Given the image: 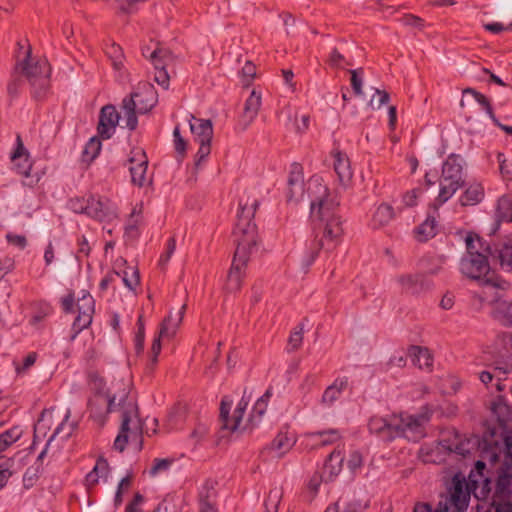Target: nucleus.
<instances>
[{"instance_id":"f257e3e1","label":"nucleus","mask_w":512,"mask_h":512,"mask_svg":"<svg viewBox=\"0 0 512 512\" xmlns=\"http://www.w3.org/2000/svg\"><path fill=\"white\" fill-rule=\"evenodd\" d=\"M307 193L311 218L321 230L319 246L331 252L341 243L344 235V222L339 214L337 196L330 192L319 175L308 180Z\"/></svg>"},{"instance_id":"f03ea898","label":"nucleus","mask_w":512,"mask_h":512,"mask_svg":"<svg viewBox=\"0 0 512 512\" xmlns=\"http://www.w3.org/2000/svg\"><path fill=\"white\" fill-rule=\"evenodd\" d=\"M116 387L109 389L107 397L108 410L113 411L116 407L122 408L120 431L114 441V448L120 452L130 444L136 449H141L143 424L138 415L136 403L128 399L129 385L117 383Z\"/></svg>"},{"instance_id":"7ed1b4c3","label":"nucleus","mask_w":512,"mask_h":512,"mask_svg":"<svg viewBox=\"0 0 512 512\" xmlns=\"http://www.w3.org/2000/svg\"><path fill=\"white\" fill-rule=\"evenodd\" d=\"M259 202L255 198H247L239 203L238 221L234 229L237 244L235 254L249 257L257 245L256 226L252 222Z\"/></svg>"},{"instance_id":"20e7f679","label":"nucleus","mask_w":512,"mask_h":512,"mask_svg":"<svg viewBox=\"0 0 512 512\" xmlns=\"http://www.w3.org/2000/svg\"><path fill=\"white\" fill-rule=\"evenodd\" d=\"M157 103V92L151 84H143L129 97H125L121 109L126 127L135 130L138 125L137 114L148 113Z\"/></svg>"},{"instance_id":"39448f33","label":"nucleus","mask_w":512,"mask_h":512,"mask_svg":"<svg viewBox=\"0 0 512 512\" xmlns=\"http://www.w3.org/2000/svg\"><path fill=\"white\" fill-rule=\"evenodd\" d=\"M69 207L75 213H84L101 222H111L118 217L116 205L105 197H76L69 201Z\"/></svg>"},{"instance_id":"423d86ee","label":"nucleus","mask_w":512,"mask_h":512,"mask_svg":"<svg viewBox=\"0 0 512 512\" xmlns=\"http://www.w3.org/2000/svg\"><path fill=\"white\" fill-rule=\"evenodd\" d=\"M15 71L27 78L36 94L47 87L51 72L48 61L45 58L32 56L30 48L26 50L24 58L17 62Z\"/></svg>"},{"instance_id":"0eeeda50","label":"nucleus","mask_w":512,"mask_h":512,"mask_svg":"<svg viewBox=\"0 0 512 512\" xmlns=\"http://www.w3.org/2000/svg\"><path fill=\"white\" fill-rule=\"evenodd\" d=\"M464 184L462 160L456 155H450L442 166L439 179L440 190L437 197L439 204L448 201Z\"/></svg>"},{"instance_id":"6e6552de","label":"nucleus","mask_w":512,"mask_h":512,"mask_svg":"<svg viewBox=\"0 0 512 512\" xmlns=\"http://www.w3.org/2000/svg\"><path fill=\"white\" fill-rule=\"evenodd\" d=\"M185 311L186 305H182L177 312H170L169 315L161 322L159 333L153 340L151 346V355L148 366L151 371L154 370L158 362V356L161 352V339L171 340L175 337L182 324Z\"/></svg>"},{"instance_id":"1a4fd4ad","label":"nucleus","mask_w":512,"mask_h":512,"mask_svg":"<svg viewBox=\"0 0 512 512\" xmlns=\"http://www.w3.org/2000/svg\"><path fill=\"white\" fill-rule=\"evenodd\" d=\"M461 272L473 279L484 284L499 286L494 274L490 271L487 259L481 253H476V256L467 257L461 261Z\"/></svg>"},{"instance_id":"9d476101","label":"nucleus","mask_w":512,"mask_h":512,"mask_svg":"<svg viewBox=\"0 0 512 512\" xmlns=\"http://www.w3.org/2000/svg\"><path fill=\"white\" fill-rule=\"evenodd\" d=\"M128 169L131 175V182L134 185L143 187L151 183V178L147 174L148 157L142 148L136 147L130 151Z\"/></svg>"},{"instance_id":"9b49d317","label":"nucleus","mask_w":512,"mask_h":512,"mask_svg":"<svg viewBox=\"0 0 512 512\" xmlns=\"http://www.w3.org/2000/svg\"><path fill=\"white\" fill-rule=\"evenodd\" d=\"M231 405L232 402L227 398L221 401L220 417L223 428L231 432L246 429L247 426H242L241 423L248 406V400L242 397L232 413H230Z\"/></svg>"},{"instance_id":"f8f14e48","label":"nucleus","mask_w":512,"mask_h":512,"mask_svg":"<svg viewBox=\"0 0 512 512\" xmlns=\"http://www.w3.org/2000/svg\"><path fill=\"white\" fill-rule=\"evenodd\" d=\"M400 419L397 436H404L410 441H418L424 436V424L429 420L428 414L398 416Z\"/></svg>"},{"instance_id":"ddd939ff","label":"nucleus","mask_w":512,"mask_h":512,"mask_svg":"<svg viewBox=\"0 0 512 512\" xmlns=\"http://www.w3.org/2000/svg\"><path fill=\"white\" fill-rule=\"evenodd\" d=\"M248 261L249 257L234 254L224 285L227 293H235L241 289Z\"/></svg>"},{"instance_id":"4468645a","label":"nucleus","mask_w":512,"mask_h":512,"mask_svg":"<svg viewBox=\"0 0 512 512\" xmlns=\"http://www.w3.org/2000/svg\"><path fill=\"white\" fill-rule=\"evenodd\" d=\"M400 419L397 415L389 418L381 416H373L368 424L371 433H374L384 440H392L397 437V429L399 428Z\"/></svg>"},{"instance_id":"2eb2a0df","label":"nucleus","mask_w":512,"mask_h":512,"mask_svg":"<svg viewBox=\"0 0 512 512\" xmlns=\"http://www.w3.org/2000/svg\"><path fill=\"white\" fill-rule=\"evenodd\" d=\"M94 305V299L89 293H84L82 297L78 298L76 304L78 315L73 323V328L76 333L87 328L91 324L94 314Z\"/></svg>"},{"instance_id":"dca6fc26","label":"nucleus","mask_w":512,"mask_h":512,"mask_svg":"<svg viewBox=\"0 0 512 512\" xmlns=\"http://www.w3.org/2000/svg\"><path fill=\"white\" fill-rule=\"evenodd\" d=\"M452 484L450 491V504L457 512H464L466 511L470 500L468 484L458 475L454 476Z\"/></svg>"},{"instance_id":"f3484780","label":"nucleus","mask_w":512,"mask_h":512,"mask_svg":"<svg viewBox=\"0 0 512 512\" xmlns=\"http://www.w3.org/2000/svg\"><path fill=\"white\" fill-rule=\"evenodd\" d=\"M120 115L113 105L104 106L99 115L98 133L103 139H109L119 123Z\"/></svg>"},{"instance_id":"a211bd4d","label":"nucleus","mask_w":512,"mask_h":512,"mask_svg":"<svg viewBox=\"0 0 512 512\" xmlns=\"http://www.w3.org/2000/svg\"><path fill=\"white\" fill-rule=\"evenodd\" d=\"M11 161L20 175L24 177L30 176L32 161L30 160L28 150L25 148L20 135L16 137V147L11 154Z\"/></svg>"},{"instance_id":"6ab92c4d","label":"nucleus","mask_w":512,"mask_h":512,"mask_svg":"<svg viewBox=\"0 0 512 512\" xmlns=\"http://www.w3.org/2000/svg\"><path fill=\"white\" fill-rule=\"evenodd\" d=\"M261 104V93L253 89L245 102L243 114L239 122L243 130H246L255 120L261 108Z\"/></svg>"},{"instance_id":"aec40b11","label":"nucleus","mask_w":512,"mask_h":512,"mask_svg":"<svg viewBox=\"0 0 512 512\" xmlns=\"http://www.w3.org/2000/svg\"><path fill=\"white\" fill-rule=\"evenodd\" d=\"M296 443V436L289 430L280 431L269 446L273 457L281 458L289 452Z\"/></svg>"},{"instance_id":"412c9836","label":"nucleus","mask_w":512,"mask_h":512,"mask_svg":"<svg viewBox=\"0 0 512 512\" xmlns=\"http://www.w3.org/2000/svg\"><path fill=\"white\" fill-rule=\"evenodd\" d=\"M307 183H303L302 171L299 166H295L288 179V199L298 202L302 200L307 193Z\"/></svg>"},{"instance_id":"4be33fe9","label":"nucleus","mask_w":512,"mask_h":512,"mask_svg":"<svg viewBox=\"0 0 512 512\" xmlns=\"http://www.w3.org/2000/svg\"><path fill=\"white\" fill-rule=\"evenodd\" d=\"M395 218V210L388 203L379 204L372 213L370 227L374 230L381 229L389 225Z\"/></svg>"},{"instance_id":"5701e85b","label":"nucleus","mask_w":512,"mask_h":512,"mask_svg":"<svg viewBox=\"0 0 512 512\" xmlns=\"http://www.w3.org/2000/svg\"><path fill=\"white\" fill-rule=\"evenodd\" d=\"M512 497V475L503 474L498 477L494 496L495 509L498 505L511 502Z\"/></svg>"},{"instance_id":"b1692460","label":"nucleus","mask_w":512,"mask_h":512,"mask_svg":"<svg viewBox=\"0 0 512 512\" xmlns=\"http://www.w3.org/2000/svg\"><path fill=\"white\" fill-rule=\"evenodd\" d=\"M190 130L197 142H211L213 137L212 122L207 119H200L191 116Z\"/></svg>"},{"instance_id":"393cba45","label":"nucleus","mask_w":512,"mask_h":512,"mask_svg":"<svg viewBox=\"0 0 512 512\" xmlns=\"http://www.w3.org/2000/svg\"><path fill=\"white\" fill-rule=\"evenodd\" d=\"M348 386V379L346 377H339L329 385L321 398V404L327 407H331L341 396L344 390Z\"/></svg>"},{"instance_id":"a878e982","label":"nucleus","mask_w":512,"mask_h":512,"mask_svg":"<svg viewBox=\"0 0 512 512\" xmlns=\"http://www.w3.org/2000/svg\"><path fill=\"white\" fill-rule=\"evenodd\" d=\"M344 455L340 450H334L323 466L324 481H332L342 470Z\"/></svg>"},{"instance_id":"bb28decb","label":"nucleus","mask_w":512,"mask_h":512,"mask_svg":"<svg viewBox=\"0 0 512 512\" xmlns=\"http://www.w3.org/2000/svg\"><path fill=\"white\" fill-rule=\"evenodd\" d=\"M334 170L341 184L347 185L351 181L353 172L349 159L345 154L341 152L334 154Z\"/></svg>"},{"instance_id":"cd10ccee","label":"nucleus","mask_w":512,"mask_h":512,"mask_svg":"<svg viewBox=\"0 0 512 512\" xmlns=\"http://www.w3.org/2000/svg\"><path fill=\"white\" fill-rule=\"evenodd\" d=\"M412 362L420 369L430 370L433 366V356L427 348L412 346L409 349Z\"/></svg>"},{"instance_id":"c85d7f7f","label":"nucleus","mask_w":512,"mask_h":512,"mask_svg":"<svg viewBox=\"0 0 512 512\" xmlns=\"http://www.w3.org/2000/svg\"><path fill=\"white\" fill-rule=\"evenodd\" d=\"M307 440L313 447L332 444L340 439V433L336 429L327 431L312 432L306 435Z\"/></svg>"},{"instance_id":"c756f323","label":"nucleus","mask_w":512,"mask_h":512,"mask_svg":"<svg viewBox=\"0 0 512 512\" xmlns=\"http://www.w3.org/2000/svg\"><path fill=\"white\" fill-rule=\"evenodd\" d=\"M23 435V430L18 427H12L11 429L0 434V460L11 459L10 457L3 455L9 447L17 442Z\"/></svg>"},{"instance_id":"7c9ffc66","label":"nucleus","mask_w":512,"mask_h":512,"mask_svg":"<svg viewBox=\"0 0 512 512\" xmlns=\"http://www.w3.org/2000/svg\"><path fill=\"white\" fill-rule=\"evenodd\" d=\"M437 221L434 216H428L424 222H422L415 229V238L419 242H426L436 235Z\"/></svg>"},{"instance_id":"2f4dec72","label":"nucleus","mask_w":512,"mask_h":512,"mask_svg":"<svg viewBox=\"0 0 512 512\" xmlns=\"http://www.w3.org/2000/svg\"><path fill=\"white\" fill-rule=\"evenodd\" d=\"M54 422V415L52 411H43L38 422L34 427V443L37 440L43 439L46 437L48 430H50L51 425Z\"/></svg>"},{"instance_id":"473e14b6","label":"nucleus","mask_w":512,"mask_h":512,"mask_svg":"<svg viewBox=\"0 0 512 512\" xmlns=\"http://www.w3.org/2000/svg\"><path fill=\"white\" fill-rule=\"evenodd\" d=\"M484 197V189L481 184L473 183L465 190L460 198L461 205H476Z\"/></svg>"},{"instance_id":"72a5a7b5","label":"nucleus","mask_w":512,"mask_h":512,"mask_svg":"<svg viewBox=\"0 0 512 512\" xmlns=\"http://www.w3.org/2000/svg\"><path fill=\"white\" fill-rule=\"evenodd\" d=\"M109 465L108 462L103 459L99 458L91 472H89L86 476V485L87 487H93L95 486L100 478H105L108 474Z\"/></svg>"},{"instance_id":"f704fd0d","label":"nucleus","mask_w":512,"mask_h":512,"mask_svg":"<svg viewBox=\"0 0 512 512\" xmlns=\"http://www.w3.org/2000/svg\"><path fill=\"white\" fill-rule=\"evenodd\" d=\"M105 53L112 62V66L116 71L124 68V55L122 48L116 43H109L105 47Z\"/></svg>"},{"instance_id":"c9c22d12","label":"nucleus","mask_w":512,"mask_h":512,"mask_svg":"<svg viewBox=\"0 0 512 512\" xmlns=\"http://www.w3.org/2000/svg\"><path fill=\"white\" fill-rule=\"evenodd\" d=\"M497 218L499 221H512V196H503L498 200Z\"/></svg>"},{"instance_id":"e433bc0d","label":"nucleus","mask_w":512,"mask_h":512,"mask_svg":"<svg viewBox=\"0 0 512 512\" xmlns=\"http://www.w3.org/2000/svg\"><path fill=\"white\" fill-rule=\"evenodd\" d=\"M497 257L500 266L506 271H512V239H509L498 250Z\"/></svg>"},{"instance_id":"4c0bfd02","label":"nucleus","mask_w":512,"mask_h":512,"mask_svg":"<svg viewBox=\"0 0 512 512\" xmlns=\"http://www.w3.org/2000/svg\"><path fill=\"white\" fill-rule=\"evenodd\" d=\"M270 397H271V391L267 390L265 392V394L263 396H261L256 401V403L253 407V410H252V415L248 419V422L254 423V422L258 421L264 415V413L267 409L268 401H269Z\"/></svg>"},{"instance_id":"58836bf2","label":"nucleus","mask_w":512,"mask_h":512,"mask_svg":"<svg viewBox=\"0 0 512 512\" xmlns=\"http://www.w3.org/2000/svg\"><path fill=\"white\" fill-rule=\"evenodd\" d=\"M283 497V491L279 487L272 488L264 502V512H277L281 499Z\"/></svg>"},{"instance_id":"ea45409f","label":"nucleus","mask_w":512,"mask_h":512,"mask_svg":"<svg viewBox=\"0 0 512 512\" xmlns=\"http://www.w3.org/2000/svg\"><path fill=\"white\" fill-rule=\"evenodd\" d=\"M149 59L154 64L155 68L159 66L165 67L172 60V55L169 50L165 48H155L150 54Z\"/></svg>"},{"instance_id":"a19ab883","label":"nucleus","mask_w":512,"mask_h":512,"mask_svg":"<svg viewBox=\"0 0 512 512\" xmlns=\"http://www.w3.org/2000/svg\"><path fill=\"white\" fill-rule=\"evenodd\" d=\"M420 278L419 274H402L397 277L396 281L403 290L414 293Z\"/></svg>"},{"instance_id":"79ce46f5","label":"nucleus","mask_w":512,"mask_h":512,"mask_svg":"<svg viewBox=\"0 0 512 512\" xmlns=\"http://www.w3.org/2000/svg\"><path fill=\"white\" fill-rule=\"evenodd\" d=\"M497 313L503 325L512 327V301L498 302Z\"/></svg>"},{"instance_id":"37998d69","label":"nucleus","mask_w":512,"mask_h":512,"mask_svg":"<svg viewBox=\"0 0 512 512\" xmlns=\"http://www.w3.org/2000/svg\"><path fill=\"white\" fill-rule=\"evenodd\" d=\"M173 462L174 460L172 458L154 459L153 464L149 470V475L155 477L157 475L168 472Z\"/></svg>"},{"instance_id":"c03bdc74","label":"nucleus","mask_w":512,"mask_h":512,"mask_svg":"<svg viewBox=\"0 0 512 512\" xmlns=\"http://www.w3.org/2000/svg\"><path fill=\"white\" fill-rule=\"evenodd\" d=\"M101 150V142L96 137H92L83 150V157L86 161L94 160Z\"/></svg>"},{"instance_id":"a18cd8bd","label":"nucleus","mask_w":512,"mask_h":512,"mask_svg":"<svg viewBox=\"0 0 512 512\" xmlns=\"http://www.w3.org/2000/svg\"><path fill=\"white\" fill-rule=\"evenodd\" d=\"M122 279L125 286L130 290H134L140 283L138 270L135 269L134 267H130L124 270Z\"/></svg>"},{"instance_id":"49530a36","label":"nucleus","mask_w":512,"mask_h":512,"mask_svg":"<svg viewBox=\"0 0 512 512\" xmlns=\"http://www.w3.org/2000/svg\"><path fill=\"white\" fill-rule=\"evenodd\" d=\"M255 75H256L255 65L252 62L247 61L241 70V78H242L243 85L245 87H248L254 80Z\"/></svg>"},{"instance_id":"de8ad7c7","label":"nucleus","mask_w":512,"mask_h":512,"mask_svg":"<svg viewBox=\"0 0 512 512\" xmlns=\"http://www.w3.org/2000/svg\"><path fill=\"white\" fill-rule=\"evenodd\" d=\"M13 465L12 459L0 460V489H2L10 476L12 475L11 467Z\"/></svg>"},{"instance_id":"09e8293b","label":"nucleus","mask_w":512,"mask_h":512,"mask_svg":"<svg viewBox=\"0 0 512 512\" xmlns=\"http://www.w3.org/2000/svg\"><path fill=\"white\" fill-rule=\"evenodd\" d=\"M37 359V354L32 352L29 353L22 361V363L14 362L15 370L18 375L25 374L29 368H31Z\"/></svg>"},{"instance_id":"8fccbe9b","label":"nucleus","mask_w":512,"mask_h":512,"mask_svg":"<svg viewBox=\"0 0 512 512\" xmlns=\"http://www.w3.org/2000/svg\"><path fill=\"white\" fill-rule=\"evenodd\" d=\"M464 94H471L475 98V100L485 107L487 113L489 114L491 119H494V113L492 111V107L488 101V99L481 93L475 91L472 88H467L463 91Z\"/></svg>"},{"instance_id":"3c124183","label":"nucleus","mask_w":512,"mask_h":512,"mask_svg":"<svg viewBox=\"0 0 512 512\" xmlns=\"http://www.w3.org/2000/svg\"><path fill=\"white\" fill-rule=\"evenodd\" d=\"M389 101V94L386 91L375 89L369 105L372 109H379Z\"/></svg>"},{"instance_id":"603ef678","label":"nucleus","mask_w":512,"mask_h":512,"mask_svg":"<svg viewBox=\"0 0 512 512\" xmlns=\"http://www.w3.org/2000/svg\"><path fill=\"white\" fill-rule=\"evenodd\" d=\"M363 465V457L359 451H351L347 458V466L352 472H356Z\"/></svg>"},{"instance_id":"864d4df0","label":"nucleus","mask_w":512,"mask_h":512,"mask_svg":"<svg viewBox=\"0 0 512 512\" xmlns=\"http://www.w3.org/2000/svg\"><path fill=\"white\" fill-rule=\"evenodd\" d=\"M423 191L419 188L412 189L403 195V203L406 207H413L417 204V199L422 195Z\"/></svg>"},{"instance_id":"5fc2aeb1","label":"nucleus","mask_w":512,"mask_h":512,"mask_svg":"<svg viewBox=\"0 0 512 512\" xmlns=\"http://www.w3.org/2000/svg\"><path fill=\"white\" fill-rule=\"evenodd\" d=\"M173 137L175 150L179 155L183 157L186 152V142L180 134L179 127L174 128Z\"/></svg>"},{"instance_id":"6e6d98bb","label":"nucleus","mask_w":512,"mask_h":512,"mask_svg":"<svg viewBox=\"0 0 512 512\" xmlns=\"http://www.w3.org/2000/svg\"><path fill=\"white\" fill-rule=\"evenodd\" d=\"M351 85L356 95H362V70H351Z\"/></svg>"},{"instance_id":"4d7b16f0","label":"nucleus","mask_w":512,"mask_h":512,"mask_svg":"<svg viewBox=\"0 0 512 512\" xmlns=\"http://www.w3.org/2000/svg\"><path fill=\"white\" fill-rule=\"evenodd\" d=\"M302 341H303V328L299 327V329H296L294 332L291 333L288 343H289V346L293 350H296L301 346Z\"/></svg>"},{"instance_id":"13d9d810","label":"nucleus","mask_w":512,"mask_h":512,"mask_svg":"<svg viewBox=\"0 0 512 512\" xmlns=\"http://www.w3.org/2000/svg\"><path fill=\"white\" fill-rule=\"evenodd\" d=\"M155 69H156V73H155V77H154L155 81L162 87L167 88L169 85V75H168L167 71L165 70V67L159 66L158 68H155Z\"/></svg>"},{"instance_id":"bf43d9fd","label":"nucleus","mask_w":512,"mask_h":512,"mask_svg":"<svg viewBox=\"0 0 512 512\" xmlns=\"http://www.w3.org/2000/svg\"><path fill=\"white\" fill-rule=\"evenodd\" d=\"M39 473V466L35 468H29L24 476H23V482L26 487H31L34 484L35 479L37 478Z\"/></svg>"},{"instance_id":"052dcab7","label":"nucleus","mask_w":512,"mask_h":512,"mask_svg":"<svg viewBox=\"0 0 512 512\" xmlns=\"http://www.w3.org/2000/svg\"><path fill=\"white\" fill-rule=\"evenodd\" d=\"M6 238L10 244L17 246L19 248H24L27 244V240L23 235L8 233Z\"/></svg>"},{"instance_id":"680f3d73","label":"nucleus","mask_w":512,"mask_h":512,"mask_svg":"<svg viewBox=\"0 0 512 512\" xmlns=\"http://www.w3.org/2000/svg\"><path fill=\"white\" fill-rule=\"evenodd\" d=\"M387 367H399L402 368L406 365V359L403 354L397 353L394 354L389 361L387 362Z\"/></svg>"},{"instance_id":"e2e57ef3","label":"nucleus","mask_w":512,"mask_h":512,"mask_svg":"<svg viewBox=\"0 0 512 512\" xmlns=\"http://www.w3.org/2000/svg\"><path fill=\"white\" fill-rule=\"evenodd\" d=\"M476 244H480V239L478 237L467 236L466 245L469 257L476 256V253H479L476 248Z\"/></svg>"},{"instance_id":"0e129e2a","label":"nucleus","mask_w":512,"mask_h":512,"mask_svg":"<svg viewBox=\"0 0 512 512\" xmlns=\"http://www.w3.org/2000/svg\"><path fill=\"white\" fill-rule=\"evenodd\" d=\"M62 426H63V423H60L57 425L53 434L49 437L45 449L39 454L38 461L42 460V458L47 454V452L49 451V449L52 446V442L55 440L56 435L59 434Z\"/></svg>"},{"instance_id":"69168bd1","label":"nucleus","mask_w":512,"mask_h":512,"mask_svg":"<svg viewBox=\"0 0 512 512\" xmlns=\"http://www.w3.org/2000/svg\"><path fill=\"white\" fill-rule=\"evenodd\" d=\"M322 481H324L323 473L321 475H318V474L313 475L308 483V489L313 494H316Z\"/></svg>"},{"instance_id":"338daca9","label":"nucleus","mask_w":512,"mask_h":512,"mask_svg":"<svg viewBox=\"0 0 512 512\" xmlns=\"http://www.w3.org/2000/svg\"><path fill=\"white\" fill-rule=\"evenodd\" d=\"M143 502V497L140 494H136L134 500L127 505L125 512H142L140 504Z\"/></svg>"},{"instance_id":"774afa93","label":"nucleus","mask_w":512,"mask_h":512,"mask_svg":"<svg viewBox=\"0 0 512 512\" xmlns=\"http://www.w3.org/2000/svg\"><path fill=\"white\" fill-rule=\"evenodd\" d=\"M344 57L337 51L333 50L329 56V63L334 67H341Z\"/></svg>"}]
</instances>
